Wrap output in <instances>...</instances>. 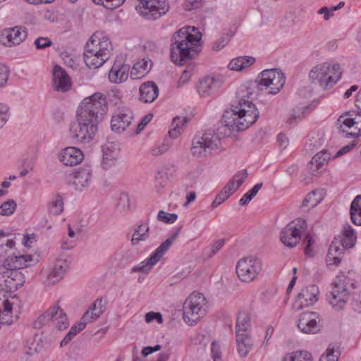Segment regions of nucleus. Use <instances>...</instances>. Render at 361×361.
Instances as JSON below:
<instances>
[{
  "label": "nucleus",
  "instance_id": "1",
  "mask_svg": "<svg viewBox=\"0 0 361 361\" xmlns=\"http://www.w3.org/2000/svg\"><path fill=\"white\" fill-rule=\"evenodd\" d=\"M108 109L106 97L102 93L85 98L77 110V122L70 128L73 137L81 143H89L97 132V126L104 120Z\"/></svg>",
  "mask_w": 361,
  "mask_h": 361
},
{
  "label": "nucleus",
  "instance_id": "2",
  "mask_svg": "<svg viewBox=\"0 0 361 361\" xmlns=\"http://www.w3.org/2000/svg\"><path fill=\"white\" fill-rule=\"evenodd\" d=\"M251 87L249 85H241L237 92L238 97H249L252 94ZM259 113L255 105L251 102L240 99L236 105L233 104L231 108L224 111L221 123L224 128L231 131H240L247 128L256 122ZM224 134L228 132L225 130Z\"/></svg>",
  "mask_w": 361,
  "mask_h": 361
},
{
  "label": "nucleus",
  "instance_id": "3",
  "mask_svg": "<svg viewBox=\"0 0 361 361\" xmlns=\"http://www.w3.org/2000/svg\"><path fill=\"white\" fill-rule=\"evenodd\" d=\"M202 34L195 27L180 28L173 34L171 44V59L177 64L183 66L195 57L201 44Z\"/></svg>",
  "mask_w": 361,
  "mask_h": 361
},
{
  "label": "nucleus",
  "instance_id": "4",
  "mask_svg": "<svg viewBox=\"0 0 361 361\" xmlns=\"http://www.w3.org/2000/svg\"><path fill=\"white\" fill-rule=\"evenodd\" d=\"M94 33L87 42L84 51V61L90 68L102 66L111 56L113 46L106 37Z\"/></svg>",
  "mask_w": 361,
  "mask_h": 361
},
{
  "label": "nucleus",
  "instance_id": "5",
  "mask_svg": "<svg viewBox=\"0 0 361 361\" xmlns=\"http://www.w3.org/2000/svg\"><path fill=\"white\" fill-rule=\"evenodd\" d=\"M341 74L338 64L324 63L313 67L310 71L309 78L312 82L326 90L333 87L340 80Z\"/></svg>",
  "mask_w": 361,
  "mask_h": 361
},
{
  "label": "nucleus",
  "instance_id": "6",
  "mask_svg": "<svg viewBox=\"0 0 361 361\" xmlns=\"http://www.w3.org/2000/svg\"><path fill=\"white\" fill-rule=\"evenodd\" d=\"M207 302L203 294L193 293L183 305V320L190 326L195 325L207 312Z\"/></svg>",
  "mask_w": 361,
  "mask_h": 361
},
{
  "label": "nucleus",
  "instance_id": "7",
  "mask_svg": "<svg viewBox=\"0 0 361 361\" xmlns=\"http://www.w3.org/2000/svg\"><path fill=\"white\" fill-rule=\"evenodd\" d=\"M220 145V137L214 130H208L204 133H199L194 137L191 153L197 157H204L207 152L217 149Z\"/></svg>",
  "mask_w": 361,
  "mask_h": 361
},
{
  "label": "nucleus",
  "instance_id": "8",
  "mask_svg": "<svg viewBox=\"0 0 361 361\" xmlns=\"http://www.w3.org/2000/svg\"><path fill=\"white\" fill-rule=\"evenodd\" d=\"M51 323L59 331L64 330L69 325L66 314L58 305H54L40 314L33 322V327L41 329Z\"/></svg>",
  "mask_w": 361,
  "mask_h": 361
},
{
  "label": "nucleus",
  "instance_id": "9",
  "mask_svg": "<svg viewBox=\"0 0 361 361\" xmlns=\"http://www.w3.org/2000/svg\"><path fill=\"white\" fill-rule=\"evenodd\" d=\"M338 132L345 137L361 135V111H351L341 115L337 121Z\"/></svg>",
  "mask_w": 361,
  "mask_h": 361
},
{
  "label": "nucleus",
  "instance_id": "10",
  "mask_svg": "<svg viewBox=\"0 0 361 361\" xmlns=\"http://www.w3.org/2000/svg\"><path fill=\"white\" fill-rule=\"evenodd\" d=\"M355 288L354 283L345 276H338L334 282L331 290L329 302L336 310H342L345 305L350 295L349 286Z\"/></svg>",
  "mask_w": 361,
  "mask_h": 361
},
{
  "label": "nucleus",
  "instance_id": "11",
  "mask_svg": "<svg viewBox=\"0 0 361 361\" xmlns=\"http://www.w3.org/2000/svg\"><path fill=\"white\" fill-rule=\"evenodd\" d=\"M181 227L172 233L166 240H164L150 255L149 257L142 262L140 264L135 266L132 269L133 272H147L161 259L164 255L168 251L172 243L175 241L179 233Z\"/></svg>",
  "mask_w": 361,
  "mask_h": 361
},
{
  "label": "nucleus",
  "instance_id": "12",
  "mask_svg": "<svg viewBox=\"0 0 361 361\" xmlns=\"http://www.w3.org/2000/svg\"><path fill=\"white\" fill-rule=\"evenodd\" d=\"M307 222L299 218L290 222L281 232L280 239L288 247H294L301 239V235L307 230Z\"/></svg>",
  "mask_w": 361,
  "mask_h": 361
},
{
  "label": "nucleus",
  "instance_id": "13",
  "mask_svg": "<svg viewBox=\"0 0 361 361\" xmlns=\"http://www.w3.org/2000/svg\"><path fill=\"white\" fill-rule=\"evenodd\" d=\"M286 82L284 75L276 68L263 71L259 76L257 86L262 90L263 87L269 88V94H276L283 87Z\"/></svg>",
  "mask_w": 361,
  "mask_h": 361
},
{
  "label": "nucleus",
  "instance_id": "14",
  "mask_svg": "<svg viewBox=\"0 0 361 361\" xmlns=\"http://www.w3.org/2000/svg\"><path fill=\"white\" fill-rule=\"evenodd\" d=\"M262 261L255 257H247L240 259L236 265V274L240 281H253L262 270Z\"/></svg>",
  "mask_w": 361,
  "mask_h": 361
},
{
  "label": "nucleus",
  "instance_id": "15",
  "mask_svg": "<svg viewBox=\"0 0 361 361\" xmlns=\"http://www.w3.org/2000/svg\"><path fill=\"white\" fill-rule=\"evenodd\" d=\"M136 10L146 20H156L166 13L168 6L159 0H140Z\"/></svg>",
  "mask_w": 361,
  "mask_h": 361
},
{
  "label": "nucleus",
  "instance_id": "16",
  "mask_svg": "<svg viewBox=\"0 0 361 361\" xmlns=\"http://www.w3.org/2000/svg\"><path fill=\"white\" fill-rule=\"evenodd\" d=\"M319 288L316 285H309L301 289L293 303V309L299 311L305 307L312 305L318 300Z\"/></svg>",
  "mask_w": 361,
  "mask_h": 361
},
{
  "label": "nucleus",
  "instance_id": "17",
  "mask_svg": "<svg viewBox=\"0 0 361 361\" xmlns=\"http://www.w3.org/2000/svg\"><path fill=\"white\" fill-rule=\"evenodd\" d=\"M133 119V111L127 107L118 109L111 120V128L113 131L120 133L131 124Z\"/></svg>",
  "mask_w": 361,
  "mask_h": 361
},
{
  "label": "nucleus",
  "instance_id": "18",
  "mask_svg": "<svg viewBox=\"0 0 361 361\" xmlns=\"http://www.w3.org/2000/svg\"><path fill=\"white\" fill-rule=\"evenodd\" d=\"M68 269L67 255L61 254L55 259L50 268L47 280L49 283L54 284L61 280Z\"/></svg>",
  "mask_w": 361,
  "mask_h": 361
},
{
  "label": "nucleus",
  "instance_id": "19",
  "mask_svg": "<svg viewBox=\"0 0 361 361\" xmlns=\"http://www.w3.org/2000/svg\"><path fill=\"white\" fill-rule=\"evenodd\" d=\"M102 161L101 166L105 170H108L116 164L120 153V147L118 143L115 142H107L102 147Z\"/></svg>",
  "mask_w": 361,
  "mask_h": 361
},
{
  "label": "nucleus",
  "instance_id": "20",
  "mask_svg": "<svg viewBox=\"0 0 361 361\" xmlns=\"http://www.w3.org/2000/svg\"><path fill=\"white\" fill-rule=\"evenodd\" d=\"M319 322L316 312H304L300 316L298 327L304 334H317L320 330Z\"/></svg>",
  "mask_w": 361,
  "mask_h": 361
},
{
  "label": "nucleus",
  "instance_id": "21",
  "mask_svg": "<svg viewBox=\"0 0 361 361\" xmlns=\"http://www.w3.org/2000/svg\"><path fill=\"white\" fill-rule=\"evenodd\" d=\"M357 236L355 230L349 224H345L343 226L341 234L335 237L332 243H336V246L341 248L350 249L355 245Z\"/></svg>",
  "mask_w": 361,
  "mask_h": 361
},
{
  "label": "nucleus",
  "instance_id": "22",
  "mask_svg": "<svg viewBox=\"0 0 361 361\" xmlns=\"http://www.w3.org/2000/svg\"><path fill=\"white\" fill-rule=\"evenodd\" d=\"M92 169L90 165H83L75 173L73 184L78 190L87 188L92 181Z\"/></svg>",
  "mask_w": 361,
  "mask_h": 361
},
{
  "label": "nucleus",
  "instance_id": "23",
  "mask_svg": "<svg viewBox=\"0 0 361 361\" xmlns=\"http://www.w3.org/2000/svg\"><path fill=\"white\" fill-rule=\"evenodd\" d=\"M220 77L207 76L200 80L197 90L202 97H206L214 92L222 85Z\"/></svg>",
  "mask_w": 361,
  "mask_h": 361
},
{
  "label": "nucleus",
  "instance_id": "24",
  "mask_svg": "<svg viewBox=\"0 0 361 361\" xmlns=\"http://www.w3.org/2000/svg\"><path fill=\"white\" fill-rule=\"evenodd\" d=\"M83 158L82 152L74 147H66L59 154L60 161L66 166L77 165L82 161Z\"/></svg>",
  "mask_w": 361,
  "mask_h": 361
},
{
  "label": "nucleus",
  "instance_id": "25",
  "mask_svg": "<svg viewBox=\"0 0 361 361\" xmlns=\"http://www.w3.org/2000/svg\"><path fill=\"white\" fill-rule=\"evenodd\" d=\"M53 75L54 87L56 90L64 92L71 88V78L61 67L56 65Z\"/></svg>",
  "mask_w": 361,
  "mask_h": 361
},
{
  "label": "nucleus",
  "instance_id": "26",
  "mask_svg": "<svg viewBox=\"0 0 361 361\" xmlns=\"http://www.w3.org/2000/svg\"><path fill=\"white\" fill-rule=\"evenodd\" d=\"M105 303L102 298L96 299L82 317V320L90 324L97 320L105 310Z\"/></svg>",
  "mask_w": 361,
  "mask_h": 361
},
{
  "label": "nucleus",
  "instance_id": "27",
  "mask_svg": "<svg viewBox=\"0 0 361 361\" xmlns=\"http://www.w3.org/2000/svg\"><path fill=\"white\" fill-rule=\"evenodd\" d=\"M20 27L6 28L0 33V43L4 46L11 47L20 44L21 42Z\"/></svg>",
  "mask_w": 361,
  "mask_h": 361
},
{
  "label": "nucleus",
  "instance_id": "28",
  "mask_svg": "<svg viewBox=\"0 0 361 361\" xmlns=\"http://www.w3.org/2000/svg\"><path fill=\"white\" fill-rule=\"evenodd\" d=\"M129 70L128 65L116 62L109 71V80L116 84L126 81L128 78Z\"/></svg>",
  "mask_w": 361,
  "mask_h": 361
},
{
  "label": "nucleus",
  "instance_id": "29",
  "mask_svg": "<svg viewBox=\"0 0 361 361\" xmlns=\"http://www.w3.org/2000/svg\"><path fill=\"white\" fill-rule=\"evenodd\" d=\"M140 100L145 103H152L158 97V86L152 81L143 83L140 87Z\"/></svg>",
  "mask_w": 361,
  "mask_h": 361
},
{
  "label": "nucleus",
  "instance_id": "30",
  "mask_svg": "<svg viewBox=\"0 0 361 361\" xmlns=\"http://www.w3.org/2000/svg\"><path fill=\"white\" fill-rule=\"evenodd\" d=\"M237 350L241 357H246L252 349L253 341L249 334L235 335Z\"/></svg>",
  "mask_w": 361,
  "mask_h": 361
},
{
  "label": "nucleus",
  "instance_id": "31",
  "mask_svg": "<svg viewBox=\"0 0 361 361\" xmlns=\"http://www.w3.org/2000/svg\"><path fill=\"white\" fill-rule=\"evenodd\" d=\"M255 59L252 56H239L233 59L228 64V68L233 71H240L252 65Z\"/></svg>",
  "mask_w": 361,
  "mask_h": 361
},
{
  "label": "nucleus",
  "instance_id": "32",
  "mask_svg": "<svg viewBox=\"0 0 361 361\" xmlns=\"http://www.w3.org/2000/svg\"><path fill=\"white\" fill-rule=\"evenodd\" d=\"M323 197L324 191L322 189L312 190L302 200V207L310 206V207L313 208L322 201Z\"/></svg>",
  "mask_w": 361,
  "mask_h": 361
},
{
  "label": "nucleus",
  "instance_id": "33",
  "mask_svg": "<svg viewBox=\"0 0 361 361\" xmlns=\"http://www.w3.org/2000/svg\"><path fill=\"white\" fill-rule=\"evenodd\" d=\"M344 252L343 248L336 246L335 243H331L326 256V262L329 265L338 266L341 262L340 256Z\"/></svg>",
  "mask_w": 361,
  "mask_h": 361
},
{
  "label": "nucleus",
  "instance_id": "34",
  "mask_svg": "<svg viewBox=\"0 0 361 361\" xmlns=\"http://www.w3.org/2000/svg\"><path fill=\"white\" fill-rule=\"evenodd\" d=\"M189 121L188 117L176 116L173 118L171 129L169 131L170 137L172 138L178 137L183 131V126Z\"/></svg>",
  "mask_w": 361,
  "mask_h": 361
},
{
  "label": "nucleus",
  "instance_id": "35",
  "mask_svg": "<svg viewBox=\"0 0 361 361\" xmlns=\"http://www.w3.org/2000/svg\"><path fill=\"white\" fill-rule=\"evenodd\" d=\"M149 226L147 223L141 224L135 230L131 239L133 245H137L140 241L146 240L149 237Z\"/></svg>",
  "mask_w": 361,
  "mask_h": 361
},
{
  "label": "nucleus",
  "instance_id": "36",
  "mask_svg": "<svg viewBox=\"0 0 361 361\" xmlns=\"http://www.w3.org/2000/svg\"><path fill=\"white\" fill-rule=\"evenodd\" d=\"M250 319L246 312L239 313L236 320L235 335L249 334Z\"/></svg>",
  "mask_w": 361,
  "mask_h": 361
},
{
  "label": "nucleus",
  "instance_id": "37",
  "mask_svg": "<svg viewBox=\"0 0 361 361\" xmlns=\"http://www.w3.org/2000/svg\"><path fill=\"white\" fill-rule=\"evenodd\" d=\"M87 324L80 319V322L73 324L69 331L66 334L63 339L61 341V347L66 345L79 332L82 331Z\"/></svg>",
  "mask_w": 361,
  "mask_h": 361
},
{
  "label": "nucleus",
  "instance_id": "38",
  "mask_svg": "<svg viewBox=\"0 0 361 361\" xmlns=\"http://www.w3.org/2000/svg\"><path fill=\"white\" fill-rule=\"evenodd\" d=\"M151 67V61L143 59L141 62H137L133 66L130 73L131 76H135V78H142L150 70Z\"/></svg>",
  "mask_w": 361,
  "mask_h": 361
},
{
  "label": "nucleus",
  "instance_id": "39",
  "mask_svg": "<svg viewBox=\"0 0 361 361\" xmlns=\"http://www.w3.org/2000/svg\"><path fill=\"white\" fill-rule=\"evenodd\" d=\"M23 255L8 256L4 262L3 267L7 270L16 271L22 269Z\"/></svg>",
  "mask_w": 361,
  "mask_h": 361
},
{
  "label": "nucleus",
  "instance_id": "40",
  "mask_svg": "<svg viewBox=\"0 0 361 361\" xmlns=\"http://www.w3.org/2000/svg\"><path fill=\"white\" fill-rule=\"evenodd\" d=\"M40 255L38 249L24 250V269L35 266L39 262Z\"/></svg>",
  "mask_w": 361,
  "mask_h": 361
},
{
  "label": "nucleus",
  "instance_id": "41",
  "mask_svg": "<svg viewBox=\"0 0 361 361\" xmlns=\"http://www.w3.org/2000/svg\"><path fill=\"white\" fill-rule=\"evenodd\" d=\"M63 200L61 195H56L49 202L48 211L53 215H59L63 211Z\"/></svg>",
  "mask_w": 361,
  "mask_h": 361
},
{
  "label": "nucleus",
  "instance_id": "42",
  "mask_svg": "<svg viewBox=\"0 0 361 361\" xmlns=\"http://www.w3.org/2000/svg\"><path fill=\"white\" fill-rule=\"evenodd\" d=\"M283 361H313L311 353L305 350H297L287 354Z\"/></svg>",
  "mask_w": 361,
  "mask_h": 361
},
{
  "label": "nucleus",
  "instance_id": "43",
  "mask_svg": "<svg viewBox=\"0 0 361 361\" xmlns=\"http://www.w3.org/2000/svg\"><path fill=\"white\" fill-rule=\"evenodd\" d=\"M312 109V104L305 106L302 109H293L290 112L289 117L287 118V123L293 124L298 118H300V114H308Z\"/></svg>",
  "mask_w": 361,
  "mask_h": 361
},
{
  "label": "nucleus",
  "instance_id": "44",
  "mask_svg": "<svg viewBox=\"0 0 361 361\" xmlns=\"http://www.w3.org/2000/svg\"><path fill=\"white\" fill-rule=\"evenodd\" d=\"M38 240V235L35 233L24 234V250L38 249L37 243Z\"/></svg>",
  "mask_w": 361,
  "mask_h": 361
},
{
  "label": "nucleus",
  "instance_id": "45",
  "mask_svg": "<svg viewBox=\"0 0 361 361\" xmlns=\"http://www.w3.org/2000/svg\"><path fill=\"white\" fill-rule=\"evenodd\" d=\"M302 243L305 245V248H304L305 254L307 257H312L314 255L312 245L315 243V241L312 238V237L310 235V234L307 233L305 235L304 238L302 240Z\"/></svg>",
  "mask_w": 361,
  "mask_h": 361
},
{
  "label": "nucleus",
  "instance_id": "46",
  "mask_svg": "<svg viewBox=\"0 0 361 361\" xmlns=\"http://www.w3.org/2000/svg\"><path fill=\"white\" fill-rule=\"evenodd\" d=\"M95 4L102 5L107 9H115L123 4L125 0H92Z\"/></svg>",
  "mask_w": 361,
  "mask_h": 361
},
{
  "label": "nucleus",
  "instance_id": "47",
  "mask_svg": "<svg viewBox=\"0 0 361 361\" xmlns=\"http://www.w3.org/2000/svg\"><path fill=\"white\" fill-rule=\"evenodd\" d=\"M16 207V204L13 200H8L0 206V214L8 216L12 214Z\"/></svg>",
  "mask_w": 361,
  "mask_h": 361
},
{
  "label": "nucleus",
  "instance_id": "48",
  "mask_svg": "<svg viewBox=\"0 0 361 361\" xmlns=\"http://www.w3.org/2000/svg\"><path fill=\"white\" fill-rule=\"evenodd\" d=\"M178 219V215L174 213H167L163 210H160L157 215V219L165 224H173Z\"/></svg>",
  "mask_w": 361,
  "mask_h": 361
},
{
  "label": "nucleus",
  "instance_id": "49",
  "mask_svg": "<svg viewBox=\"0 0 361 361\" xmlns=\"http://www.w3.org/2000/svg\"><path fill=\"white\" fill-rule=\"evenodd\" d=\"M330 154L324 150H322L320 152L316 154L312 158V159L313 160V162L317 165V166L321 168L326 162L330 159Z\"/></svg>",
  "mask_w": 361,
  "mask_h": 361
},
{
  "label": "nucleus",
  "instance_id": "50",
  "mask_svg": "<svg viewBox=\"0 0 361 361\" xmlns=\"http://www.w3.org/2000/svg\"><path fill=\"white\" fill-rule=\"evenodd\" d=\"M247 177V172L246 170H241L237 172L232 178L231 180L233 181L236 184L235 188H240L242 184L245 182Z\"/></svg>",
  "mask_w": 361,
  "mask_h": 361
},
{
  "label": "nucleus",
  "instance_id": "51",
  "mask_svg": "<svg viewBox=\"0 0 361 361\" xmlns=\"http://www.w3.org/2000/svg\"><path fill=\"white\" fill-rule=\"evenodd\" d=\"M230 196L226 193V190H222L215 197L211 204V207L214 209L226 200Z\"/></svg>",
  "mask_w": 361,
  "mask_h": 361
},
{
  "label": "nucleus",
  "instance_id": "52",
  "mask_svg": "<svg viewBox=\"0 0 361 361\" xmlns=\"http://www.w3.org/2000/svg\"><path fill=\"white\" fill-rule=\"evenodd\" d=\"M118 207L121 208V211L126 212L130 209V200L128 194H121L119 200Z\"/></svg>",
  "mask_w": 361,
  "mask_h": 361
},
{
  "label": "nucleus",
  "instance_id": "53",
  "mask_svg": "<svg viewBox=\"0 0 361 361\" xmlns=\"http://www.w3.org/2000/svg\"><path fill=\"white\" fill-rule=\"evenodd\" d=\"M361 211V195H357L350 204V214L355 216V212Z\"/></svg>",
  "mask_w": 361,
  "mask_h": 361
},
{
  "label": "nucleus",
  "instance_id": "54",
  "mask_svg": "<svg viewBox=\"0 0 361 361\" xmlns=\"http://www.w3.org/2000/svg\"><path fill=\"white\" fill-rule=\"evenodd\" d=\"M156 320L159 324L163 322L162 315L159 312H149L145 314V322L151 323Z\"/></svg>",
  "mask_w": 361,
  "mask_h": 361
},
{
  "label": "nucleus",
  "instance_id": "55",
  "mask_svg": "<svg viewBox=\"0 0 361 361\" xmlns=\"http://www.w3.org/2000/svg\"><path fill=\"white\" fill-rule=\"evenodd\" d=\"M231 37L228 35H224L217 39L213 46V49L215 50H220L223 49L230 41Z\"/></svg>",
  "mask_w": 361,
  "mask_h": 361
},
{
  "label": "nucleus",
  "instance_id": "56",
  "mask_svg": "<svg viewBox=\"0 0 361 361\" xmlns=\"http://www.w3.org/2000/svg\"><path fill=\"white\" fill-rule=\"evenodd\" d=\"M156 187L159 190L164 188L166 183V178L165 177V173L158 171L155 176Z\"/></svg>",
  "mask_w": 361,
  "mask_h": 361
},
{
  "label": "nucleus",
  "instance_id": "57",
  "mask_svg": "<svg viewBox=\"0 0 361 361\" xmlns=\"http://www.w3.org/2000/svg\"><path fill=\"white\" fill-rule=\"evenodd\" d=\"M211 351L214 361H222L221 357L220 347L216 341H213L212 343Z\"/></svg>",
  "mask_w": 361,
  "mask_h": 361
},
{
  "label": "nucleus",
  "instance_id": "58",
  "mask_svg": "<svg viewBox=\"0 0 361 361\" xmlns=\"http://www.w3.org/2000/svg\"><path fill=\"white\" fill-rule=\"evenodd\" d=\"M201 6V1L200 0H185L183 4V8L185 11H191L197 9Z\"/></svg>",
  "mask_w": 361,
  "mask_h": 361
},
{
  "label": "nucleus",
  "instance_id": "59",
  "mask_svg": "<svg viewBox=\"0 0 361 361\" xmlns=\"http://www.w3.org/2000/svg\"><path fill=\"white\" fill-rule=\"evenodd\" d=\"M35 44L37 49H44L50 47L52 44V42L48 37H38L35 41Z\"/></svg>",
  "mask_w": 361,
  "mask_h": 361
},
{
  "label": "nucleus",
  "instance_id": "60",
  "mask_svg": "<svg viewBox=\"0 0 361 361\" xmlns=\"http://www.w3.org/2000/svg\"><path fill=\"white\" fill-rule=\"evenodd\" d=\"M4 310H1L0 312V324H11L12 323V317H11V311H9L8 314Z\"/></svg>",
  "mask_w": 361,
  "mask_h": 361
},
{
  "label": "nucleus",
  "instance_id": "61",
  "mask_svg": "<svg viewBox=\"0 0 361 361\" xmlns=\"http://www.w3.org/2000/svg\"><path fill=\"white\" fill-rule=\"evenodd\" d=\"M224 239H219L214 243L212 245L211 253L209 254L208 257H212L214 256L224 246Z\"/></svg>",
  "mask_w": 361,
  "mask_h": 361
},
{
  "label": "nucleus",
  "instance_id": "62",
  "mask_svg": "<svg viewBox=\"0 0 361 361\" xmlns=\"http://www.w3.org/2000/svg\"><path fill=\"white\" fill-rule=\"evenodd\" d=\"M152 118V114H148V115L145 116L142 119V121L139 123V124L137 126L136 134L140 133L143 130L145 126H146L151 121Z\"/></svg>",
  "mask_w": 361,
  "mask_h": 361
},
{
  "label": "nucleus",
  "instance_id": "63",
  "mask_svg": "<svg viewBox=\"0 0 361 361\" xmlns=\"http://www.w3.org/2000/svg\"><path fill=\"white\" fill-rule=\"evenodd\" d=\"M357 145V142L354 140L352 143L347 145L340 149L336 154L335 157H341L347 152H350L355 145Z\"/></svg>",
  "mask_w": 361,
  "mask_h": 361
},
{
  "label": "nucleus",
  "instance_id": "64",
  "mask_svg": "<svg viewBox=\"0 0 361 361\" xmlns=\"http://www.w3.org/2000/svg\"><path fill=\"white\" fill-rule=\"evenodd\" d=\"M63 59L64 60L65 63L71 67V68H75L78 66L77 61L75 59L67 54L66 53L63 54Z\"/></svg>",
  "mask_w": 361,
  "mask_h": 361
}]
</instances>
